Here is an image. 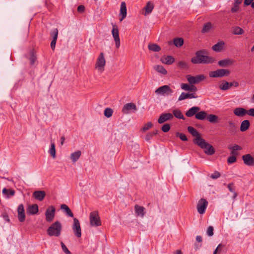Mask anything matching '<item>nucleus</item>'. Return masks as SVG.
<instances>
[{"label": "nucleus", "mask_w": 254, "mask_h": 254, "mask_svg": "<svg viewBox=\"0 0 254 254\" xmlns=\"http://www.w3.org/2000/svg\"><path fill=\"white\" fill-rule=\"evenodd\" d=\"M188 130L192 136L195 137L193 142L204 149V153L208 155H212L215 153V149L213 146L206 142L205 139L201 137L200 133L194 127H188Z\"/></svg>", "instance_id": "f257e3e1"}, {"label": "nucleus", "mask_w": 254, "mask_h": 254, "mask_svg": "<svg viewBox=\"0 0 254 254\" xmlns=\"http://www.w3.org/2000/svg\"><path fill=\"white\" fill-rule=\"evenodd\" d=\"M205 51L200 50L197 51L195 53V56L192 58L191 62L194 64H212L214 62L215 60L213 58L207 56L203 55Z\"/></svg>", "instance_id": "f03ea898"}, {"label": "nucleus", "mask_w": 254, "mask_h": 254, "mask_svg": "<svg viewBox=\"0 0 254 254\" xmlns=\"http://www.w3.org/2000/svg\"><path fill=\"white\" fill-rule=\"evenodd\" d=\"M62 229V224L58 221L53 223L48 229L47 234L50 236L59 237Z\"/></svg>", "instance_id": "7ed1b4c3"}, {"label": "nucleus", "mask_w": 254, "mask_h": 254, "mask_svg": "<svg viewBox=\"0 0 254 254\" xmlns=\"http://www.w3.org/2000/svg\"><path fill=\"white\" fill-rule=\"evenodd\" d=\"M106 60L104 54L103 52L100 53L97 58L95 64V69L99 72L102 73L105 70Z\"/></svg>", "instance_id": "20e7f679"}, {"label": "nucleus", "mask_w": 254, "mask_h": 254, "mask_svg": "<svg viewBox=\"0 0 254 254\" xmlns=\"http://www.w3.org/2000/svg\"><path fill=\"white\" fill-rule=\"evenodd\" d=\"M90 224L92 227H98L101 225V221L98 211L91 212L89 216Z\"/></svg>", "instance_id": "39448f33"}, {"label": "nucleus", "mask_w": 254, "mask_h": 254, "mask_svg": "<svg viewBox=\"0 0 254 254\" xmlns=\"http://www.w3.org/2000/svg\"><path fill=\"white\" fill-rule=\"evenodd\" d=\"M230 71L229 69H218L215 71H210L209 73V75L210 77H222L229 75Z\"/></svg>", "instance_id": "423d86ee"}, {"label": "nucleus", "mask_w": 254, "mask_h": 254, "mask_svg": "<svg viewBox=\"0 0 254 254\" xmlns=\"http://www.w3.org/2000/svg\"><path fill=\"white\" fill-rule=\"evenodd\" d=\"M173 90L169 85H163L158 88L155 91L157 95L168 96L171 95L173 93Z\"/></svg>", "instance_id": "0eeeda50"}, {"label": "nucleus", "mask_w": 254, "mask_h": 254, "mask_svg": "<svg viewBox=\"0 0 254 254\" xmlns=\"http://www.w3.org/2000/svg\"><path fill=\"white\" fill-rule=\"evenodd\" d=\"M187 80L191 84H198L200 82L204 80L206 77L202 74H199L193 76L190 75H188L186 76Z\"/></svg>", "instance_id": "6e6552de"}, {"label": "nucleus", "mask_w": 254, "mask_h": 254, "mask_svg": "<svg viewBox=\"0 0 254 254\" xmlns=\"http://www.w3.org/2000/svg\"><path fill=\"white\" fill-rule=\"evenodd\" d=\"M112 34L115 42L116 47L118 49L120 46V39L119 37V30L117 25L113 24Z\"/></svg>", "instance_id": "1a4fd4ad"}, {"label": "nucleus", "mask_w": 254, "mask_h": 254, "mask_svg": "<svg viewBox=\"0 0 254 254\" xmlns=\"http://www.w3.org/2000/svg\"><path fill=\"white\" fill-rule=\"evenodd\" d=\"M56 209L54 206H50L46 210L45 216L47 222H52L55 217Z\"/></svg>", "instance_id": "9d476101"}, {"label": "nucleus", "mask_w": 254, "mask_h": 254, "mask_svg": "<svg viewBox=\"0 0 254 254\" xmlns=\"http://www.w3.org/2000/svg\"><path fill=\"white\" fill-rule=\"evenodd\" d=\"M208 205L207 201L204 198H201L197 204V210L200 214L205 213L206 207Z\"/></svg>", "instance_id": "9b49d317"}, {"label": "nucleus", "mask_w": 254, "mask_h": 254, "mask_svg": "<svg viewBox=\"0 0 254 254\" xmlns=\"http://www.w3.org/2000/svg\"><path fill=\"white\" fill-rule=\"evenodd\" d=\"M72 228L74 235L77 238H80L81 236V229L80 222L76 218L73 219V224L72 225Z\"/></svg>", "instance_id": "f8f14e48"}, {"label": "nucleus", "mask_w": 254, "mask_h": 254, "mask_svg": "<svg viewBox=\"0 0 254 254\" xmlns=\"http://www.w3.org/2000/svg\"><path fill=\"white\" fill-rule=\"evenodd\" d=\"M227 129L229 134L235 135L237 132V127L236 124L232 120H229L227 123Z\"/></svg>", "instance_id": "ddd939ff"}, {"label": "nucleus", "mask_w": 254, "mask_h": 254, "mask_svg": "<svg viewBox=\"0 0 254 254\" xmlns=\"http://www.w3.org/2000/svg\"><path fill=\"white\" fill-rule=\"evenodd\" d=\"M136 111L137 110V108H136V106L135 105V104L133 103H127V104H126L123 109H122V112L124 113V114H127L128 113H129L131 111Z\"/></svg>", "instance_id": "4468645a"}, {"label": "nucleus", "mask_w": 254, "mask_h": 254, "mask_svg": "<svg viewBox=\"0 0 254 254\" xmlns=\"http://www.w3.org/2000/svg\"><path fill=\"white\" fill-rule=\"evenodd\" d=\"M173 117V114L171 113L162 114L158 119V123L160 124H163L167 121L171 120Z\"/></svg>", "instance_id": "2eb2a0df"}, {"label": "nucleus", "mask_w": 254, "mask_h": 254, "mask_svg": "<svg viewBox=\"0 0 254 254\" xmlns=\"http://www.w3.org/2000/svg\"><path fill=\"white\" fill-rule=\"evenodd\" d=\"M18 218L20 222H23L25 219L24 206L22 204H19L17 208Z\"/></svg>", "instance_id": "dca6fc26"}, {"label": "nucleus", "mask_w": 254, "mask_h": 254, "mask_svg": "<svg viewBox=\"0 0 254 254\" xmlns=\"http://www.w3.org/2000/svg\"><path fill=\"white\" fill-rule=\"evenodd\" d=\"M244 163L248 166H254V158L251 154H248L242 156Z\"/></svg>", "instance_id": "f3484780"}, {"label": "nucleus", "mask_w": 254, "mask_h": 254, "mask_svg": "<svg viewBox=\"0 0 254 254\" xmlns=\"http://www.w3.org/2000/svg\"><path fill=\"white\" fill-rule=\"evenodd\" d=\"M234 62L235 61L234 60L230 58H226L219 61L218 64L219 66L224 67L232 65Z\"/></svg>", "instance_id": "a211bd4d"}, {"label": "nucleus", "mask_w": 254, "mask_h": 254, "mask_svg": "<svg viewBox=\"0 0 254 254\" xmlns=\"http://www.w3.org/2000/svg\"><path fill=\"white\" fill-rule=\"evenodd\" d=\"M46 196V192L44 190L35 191L33 193V197L40 201H42Z\"/></svg>", "instance_id": "6ab92c4d"}, {"label": "nucleus", "mask_w": 254, "mask_h": 254, "mask_svg": "<svg viewBox=\"0 0 254 254\" xmlns=\"http://www.w3.org/2000/svg\"><path fill=\"white\" fill-rule=\"evenodd\" d=\"M233 113L235 116L242 117L248 114V110L243 108L238 107L234 110Z\"/></svg>", "instance_id": "aec40b11"}, {"label": "nucleus", "mask_w": 254, "mask_h": 254, "mask_svg": "<svg viewBox=\"0 0 254 254\" xmlns=\"http://www.w3.org/2000/svg\"><path fill=\"white\" fill-rule=\"evenodd\" d=\"M26 210L27 214L30 215H35L38 212V206L36 204L29 205Z\"/></svg>", "instance_id": "412c9836"}, {"label": "nucleus", "mask_w": 254, "mask_h": 254, "mask_svg": "<svg viewBox=\"0 0 254 254\" xmlns=\"http://www.w3.org/2000/svg\"><path fill=\"white\" fill-rule=\"evenodd\" d=\"M228 148L231 151V155L236 156L239 155V152H238L237 151L241 150L242 149V148L240 146L237 144H235L233 146L229 145L228 146Z\"/></svg>", "instance_id": "4be33fe9"}, {"label": "nucleus", "mask_w": 254, "mask_h": 254, "mask_svg": "<svg viewBox=\"0 0 254 254\" xmlns=\"http://www.w3.org/2000/svg\"><path fill=\"white\" fill-rule=\"evenodd\" d=\"M200 110V109L199 107H192L186 112V116L188 117H191L195 115V117L197 112L199 111Z\"/></svg>", "instance_id": "5701e85b"}, {"label": "nucleus", "mask_w": 254, "mask_h": 254, "mask_svg": "<svg viewBox=\"0 0 254 254\" xmlns=\"http://www.w3.org/2000/svg\"><path fill=\"white\" fill-rule=\"evenodd\" d=\"M181 88L183 90L188 91L190 92H196L197 90V88L194 85H190L186 84V83H182L181 85Z\"/></svg>", "instance_id": "b1692460"}, {"label": "nucleus", "mask_w": 254, "mask_h": 254, "mask_svg": "<svg viewBox=\"0 0 254 254\" xmlns=\"http://www.w3.org/2000/svg\"><path fill=\"white\" fill-rule=\"evenodd\" d=\"M197 96L195 95L194 93H186L183 92L181 93L180 96L179 97L178 100L182 101L188 98H197Z\"/></svg>", "instance_id": "393cba45"}, {"label": "nucleus", "mask_w": 254, "mask_h": 254, "mask_svg": "<svg viewBox=\"0 0 254 254\" xmlns=\"http://www.w3.org/2000/svg\"><path fill=\"white\" fill-rule=\"evenodd\" d=\"M120 14L122 16L120 21H122L127 16V6L124 1L121 3Z\"/></svg>", "instance_id": "a878e982"}, {"label": "nucleus", "mask_w": 254, "mask_h": 254, "mask_svg": "<svg viewBox=\"0 0 254 254\" xmlns=\"http://www.w3.org/2000/svg\"><path fill=\"white\" fill-rule=\"evenodd\" d=\"M224 45L225 43L223 41H220L213 45L212 47V49L214 51L219 52L223 49Z\"/></svg>", "instance_id": "bb28decb"}, {"label": "nucleus", "mask_w": 254, "mask_h": 254, "mask_svg": "<svg viewBox=\"0 0 254 254\" xmlns=\"http://www.w3.org/2000/svg\"><path fill=\"white\" fill-rule=\"evenodd\" d=\"M161 62L166 64H171L174 62V59L171 56L163 57L161 59Z\"/></svg>", "instance_id": "cd10ccee"}, {"label": "nucleus", "mask_w": 254, "mask_h": 254, "mask_svg": "<svg viewBox=\"0 0 254 254\" xmlns=\"http://www.w3.org/2000/svg\"><path fill=\"white\" fill-rule=\"evenodd\" d=\"M135 213L137 216H140L143 217L144 215V208L143 206H140L138 205H135L134 206Z\"/></svg>", "instance_id": "c85d7f7f"}, {"label": "nucleus", "mask_w": 254, "mask_h": 254, "mask_svg": "<svg viewBox=\"0 0 254 254\" xmlns=\"http://www.w3.org/2000/svg\"><path fill=\"white\" fill-rule=\"evenodd\" d=\"M213 28L212 23L210 22H208L205 23L201 30L202 33H206L209 32Z\"/></svg>", "instance_id": "c756f323"}, {"label": "nucleus", "mask_w": 254, "mask_h": 254, "mask_svg": "<svg viewBox=\"0 0 254 254\" xmlns=\"http://www.w3.org/2000/svg\"><path fill=\"white\" fill-rule=\"evenodd\" d=\"M250 126V123L249 120H246L243 121L240 126V130L242 132L246 131L249 129Z\"/></svg>", "instance_id": "7c9ffc66"}, {"label": "nucleus", "mask_w": 254, "mask_h": 254, "mask_svg": "<svg viewBox=\"0 0 254 254\" xmlns=\"http://www.w3.org/2000/svg\"><path fill=\"white\" fill-rule=\"evenodd\" d=\"M154 8V5L152 3H151L150 1H148L145 7H144L145 9V13H144V15H146L149 13H150L153 9Z\"/></svg>", "instance_id": "2f4dec72"}, {"label": "nucleus", "mask_w": 254, "mask_h": 254, "mask_svg": "<svg viewBox=\"0 0 254 254\" xmlns=\"http://www.w3.org/2000/svg\"><path fill=\"white\" fill-rule=\"evenodd\" d=\"M61 208L63 210L65 213L69 217H73V214L70 209V208L68 207L66 204H62L61 206Z\"/></svg>", "instance_id": "473e14b6"}, {"label": "nucleus", "mask_w": 254, "mask_h": 254, "mask_svg": "<svg viewBox=\"0 0 254 254\" xmlns=\"http://www.w3.org/2000/svg\"><path fill=\"white\" fill-rule=\"evenodd\" d=\"M81 154V152L80 151H76L71 154L70 158L73 162H75L79 158Z\"/></svg>", "instance_id": "72a5a7b5"}, {"label": "nucleus", "mask_w": 254, "mask_h": 254, "mask_svg": "<svg viewBox=\"0 0 254 254\" xmlns=\"http://www.w3.org/2000/svg\"><path fill=\"white\" fill-rule=\"evenodd\" d=\"M207 119L211 123H215L218 122L219 118L215 115L209 114L207 116Z\"/></svg>", "instance_id": "f704fd0d"}, {"label": "nucleus", "mask_w": 254, "mask_h": 254, "mask_svg": "<svg viewBox=\"0 0 254 254\" xmlns=\"http://www.w3.org/2000/svg\"><path fill=\"white\" fill-rule=\"evenodd\" d=\"M206 117H207V113L205 111H198L195 116V118L199 120H203Z\"/></svg>", "instance_id": "c9c22d12"}, {"label": "nucleus", "mask_w": 254, "mask_h": 254, "mask_svg": "<svg viewBox=\"0 0 254 254\" xmlns=\"http://www.w3.org/2000/svg\"><path fill=\"white\" fill-rule=\"evenodd\" d=\"M2 193L8 198L10 196L14 195L15 191L13 190H8L6 188H4L2 190Z\"/></svg>", "instance_id": "e433bc0d"}, {"label": "nucleus", "mask_w": 254, "mask_h": 254, "mask_svg": "<svg viewBox=\"0 0 254 254\" xmlns=\"http://www.w3.org/2000/svg\"><path fill=\"white\" fill-rule=\"evenodd\" d=\"M148 47L149 50L153 52H159L161 50L160 47L156 44H149Z\"/></svg>", "instance_id": "4c0bfd02"}, {"label": "nucleus", "mask_w": 254, "mask_h": 254, "mask_svg": "<svg viewBox=\"0 0 254 254\" xmlns=\"http://www.w3.org/2000/svg\"><path fill=\"white\" fill-rule=\"evenodd\" d=\"M173 115L176 118L180 119L185 120V118L182 114L181 111L179 109L174 110L173 111Z\"/></svg>", "instance_id": "58836bf2"}, {"label": "nucleus", "mask_w": 254, "mask_h": 254, "mask_svg": "<svg viewBox=\"0 0 254 254\" xmlns=\"http://www.w3.org/2000/svg\"><path fill=\"white\" fill-rule=\"evenodd\" d=\"M244 33V30L239 26H236L233 28V34L234 35H242Z\"/></svg>", "instance_id": "ea45409f"}, {"label": "nucleus", "mask_w": 254, "mask_h": 254, "mask_svg": "<svg viewBox=\"0 0 254 254\" xmlns=\"http://www.w3.org/2000/svg\"><path fill=\"white\" fill-rule=\"evenodd\" d=\"M174 45L178 47L182 46L184 44V40L182 38H177L174 39Z\"/></svg>", "instance_id": "a19ab883"}, {"label": "nucleus", "mask_w": 254, "mask_h": 254, "mask_svg": "<svg viewBox=\"0 0 254 254\" xmlns=\"http://www.w3.org/2000/svg\"><path fill=\"white\" fill-rule=\"evenodd\" d=\"M154 68L157 72L161 73L163 74H166L167 73V70L164 68V67L162 65H156L155 66Z\"/></svg>", "instance_id": "79ce46f5"}, {"label": "nucleus", "mask_w": 254, "mask_h": 254, "mask_svg": "<svg viewBox=\"0 0 254 254\" xmlns=\"http://www.w3.org/2000/svg\"><path fill=\"white\" fill-rule=\"evenodd\" d=\"M229 82L223 81V83L219 85V88L222 90H227L230 88Z\"/></svg>", "instance_id": "37998d69"}, {"label": "nucleus", "mask_w": 254, "mask_h": 254, "mask_svg": "<svg viewBox=\"0 0 254 254\" xmlns=\"http://www.w3.org/2000/svg\"><path fill=\"white\" fill-rule=\"evenodd\" d=\"M158 133V130H155L154 131H153L152 132H149L148 133H147L145 136V140L147 141H149L152 138V137L157 134Z\"/></svg>", "instance_id": "c03bdc74"}, {"label": "nucleus", "mask_w": 254, "mask_h": 254, "mask_svg": "<svg viewBox=\"0 0 254 254\" xmlns=\"http://www.w3.org/2000/svg\"><path fill=\"white\" fill-rule=\"evenodd\" d=\"M113 113V110L111 108H107L105 109L104 114L106 117L110 118L112 116Z\"/></svg>", "instance_id": "a18cd8bd"}, {"label": "nucleus", "mask_w": 254, "mask_h": 254, "mask_svg": "<svg viewBox=\"0 0 254 254\" xmlns=\"http://www.w3.org/2000/svg\"><path fill=\"white\" fill-rule=\"evenodd\" d=\"M50 153L53 158L56 157V149L55 145L54 143H52L51 145V148L50 149Z\"/></svg>", "instance_id": "49530a36"}, {"label": "nucleus", "mask_w": 254, "mask_h": 254, "mask_svg": "<svg viewBox=\"0 0 254 254\" xmlns=\"http://www.w3.org/2000/svg\"><path fill=\"white\" fill-rule=\"evenodd\" d=\"M178 66L180 67V68L182 69H186L188 68V65L187 63L185 61H180L178 62Z\"/></svg>", "instance_id": "de8ad7c7"}, {"label": "nucleus", "mask_w": 254, "mask_h": 254, "mask_svg": "<svg viewBox=\"0 0 254 254\" xmlns=\"http://www.w3.org/2000/svg\"><path fill=\"white\" fill-rule=\"evenodd\" d=\"M176 135L179 137L183 141H187L188 138L186 135L183 133L176 132Z\"/></svg>", "instance_id": "09e8293b"}, {"label": "nucleus", "mask_w": 254, "mask_h": 254, "mask_svg": "<svg viewBox=\"0 0 254 254\" xmlns=\"http://www.w3.org/2000/svg\"><path fill=\"white\" fill-rule=\"evenodd\" d=\"M153 125L151 122H148L146 124L144 125V126L142 127L141 130L143 131H145L150 128Z\"/></svg>", "instance_id": "8fccbe9b"}, {"label": "nucleus", "mask_w": 254, "mask_h": 254, "mask_svg": "<svg viewBox=\"0 0 254 254\" xmlns=\"http://www.w3.org/2000/svg\"><path fill=\"white\" fill-rule=\"evenodd\" d=\"M36 59H37V58H36V56L34 55L33 52H32L31 54V56L29 58L30 64L31 65L34 64L36 61Z\"/></svg>", "instance_id": "3c124183"}, {"label": "nucleus", "mask_w": 254, "mask_h": 254, "mask_svg": "<svg viewBox=\"0 0 254 254\" xmlns=\"http://www.w3.org/2000/svg\"><path fill=\"white\" fill-rule=\"evenodd\" d=\"M237 156L231 155L227 159V162L228 164H232L235 163L237 161Z\"/></svg>", "instance_id": "603ef678"}, {"label": "nucleus", "mask_w": 254, "mask_h": 254, "mask_svg": "<svg viewBox=\"0 0 254 254\" xmlns=\"http://www.w3.org/2000/svg\"><path fill=\"white\" fill-rule=\"evenodd\" d=\"M170 129V126L168 124H166L162 126L161 127V130L164 132H167Z\"/></svg>", "instance_id": "864d4df0"}, {"label": "nucleus", "mask_w": 254, "mask_h": 254, "mask_svg": "<svg viewBox=\"0 0 254 254\" xmlns=\"http://www.w3.org/2000/svg\"><path fill=\"white\" fill-rule=\"evenodd\" d=\"M61 244L62 250L66 254H71V252L68 250V249L63 242H61Z\"/></svg>", "instance_id": "5fc2aeb1"}, {"label": "nucleus", "mask_w": 254, "mask_h": 254, "mask_svg": "<svg viewBox=\"0 0 254 254\" xmlns=\"http://www.w3.org/2000/svg\"><path fill=\"white\" fill-rule=\"evenodd\" d=\"M214 228L212 226H210L207 230V234L208 236L211 237L213 235Z\"/></svg>", "instance_id": "6e6d98bb"}, {"label": "nucleus", "mask_w": 254, "mask_h": 254, "mask_svg": "<svg viewBox=\"0 0 254 254\" xmlns=\"http://www.w3.org/2000/svg\"><path fill=\"white\" fill-rule=\"evenodd\" d=\"M58 35V30L57 28L54 29L52 32L51 33V35L53 37V39L57 40Z\"/></svg>", "instance_id": "4d7b16f0"}, {"label": "nucleus", "mask_w": 254, "mask_h": 254, "mask_svg": "<svg viewBox=\"0 0 254 254\" xmlns=\"http://www.w3.org/2000/svg\"><path fill=\"white\" fill-rule=\"evenodd\" d=\"M220 176V173L218 171L214 172V173L212 174L210 177L213 179H216Z\"/></svg>", "instance_id": "13d9d810"}, {"label": "nucleus", "mask_w": 254, "mask_h": 254, "mask_svg": "<svg viewBox=\"0 0 254 254\" xmlns=\"http://www.w3.org/2000/svg\"><path fill=\"white\" fill-rule=\"evenodd\" d=\"M234 6L231 8V11L232 13L237 12L239 10V6L234 3Z\"/></svg>", "instance_id": "bf43d9fd"}, {"label": "nucleus", "mask_w": 254, "mask_h": 254, "mask_svg": "<svg viewBox=\"0 0 254 254\" xmlns=\"http://www.w3.org/2000/svg\"><path fill=\"white\" fill-rule=\"evenodd\" d=\"M228 188L229 190L232 192H234L235 191V189L234 188V184L233 183H230L228 185Z\"/></svg>", "instance_id": "052dcab7"}, {"label": "nucleus", "mask_w": 254, "mask_h": 254, "mask_svg": "<svg viewBox=\"0 0 254 254\" xmlns=\"http://www.w3.org/2000/svg\"><path fill=\"white\" fill-rule=\"evenodd\" d=\"M85 10V7L83 5H80L77 7V11L80 13H82Z\"/></svg>", "instance_id": "680f3d73"}, {"label": "nucleus", "mask_w": 254, "mask_h": 254, "mask_svg": "<svg viewBox=\"0 0 254 254\" xmlns=\"http://www.w3.org/2000/svg\"><path fill=\"white\" fill-rule=\"evenodd\" d=\"M248 115L254 117V108H251L248 110Z\"/></svg>", "instance_id": "e2e57ef3"}, {"label": "nucleus", "mask_w": 254, "mask_h": 254, "mask_svg": "<svg viewBox=\"0 0 254 254\" xmlns=\"http://www.w3.org/2000/svg\"><path fill=\"white\" fill-rule=\"evenodd\" d=\"M56 41H57V40L53 39V40L52 41V42L51 43V48L52 49V50H54L55 48Z\"/></svg>", "instance_id": "0e129e2a"}, {"label": "nucleus", "mask_w": 254, "mask_h": 254, "mask_svg": "<svg viewBox=\"0 0 254 254\" xmlns=\"http://www.w3.org/2000/svg\"><path fill=\"white\" fill-rule=\"evenodd\" d=\"M230 87L234 86L235 87H238L239 86V83L237 81H233L229 83Z\"/></svg>", "instance_id": "69168bd1"}, {"label": "nucleus", "mask_w": 254, "mask_h": 254, "mask_svg": "<svg viewBox=\"0 0 254 254\" xmlns=\"http://www.w3.org/2000/svg\"><path fill=\"white\" fill-rule=\"evenodd\" d=\"M254 0H245L244 4L245 5H249L251 4Z\"/></svg>", "instance_id": "338daca9"}, {"label": "nucleus", "mask_w": 254, "mask_h": 254, "mask_svg": "<svg viewBox=\"0 0 254 254\" xmlns=\"http://www.w3.org/2000/svg\"><path fill=\"white\" fill-rule=\"evenodd\" d=\"M243 0H235L234 3L239 6V5L242 2Z\"/></svg>", "instance_id": "774afa93"}]
</instances>
